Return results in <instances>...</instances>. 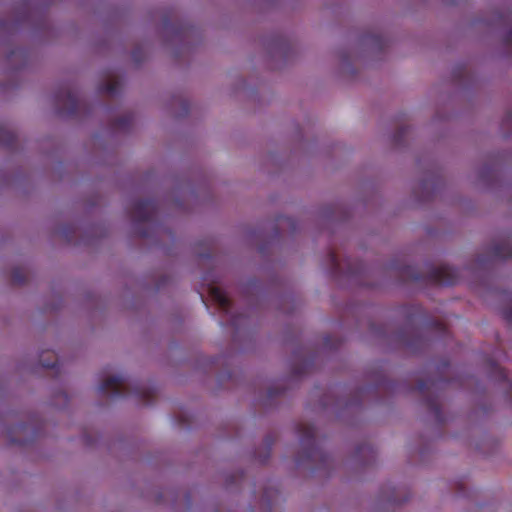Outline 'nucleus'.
Wrapping results in <instances>:
<instances>
[{"label": "nucleus", "mask_w": 512, "mask_h": 512, "mask_svg": "<svg viewBox=\"0 0 512 512\" xmlns=\"http://www.w3.org/2000/svg\"><path fill=\"white\" fill-rule=\"evenodd\" d=\"M122 384V378L118 375H109L103 381L100 390L103 392L109 391L110 389H117Z\"/></svg>", "instance_id": "1"}, {"label": "nucleus", "mask_w": 512, "mask_h": 512, "mask_svg": "<svg viewBox=\"0 0 512 512\" xmlns=\"http://www.w3.org/2000/svg\"><path fill=\"white\" fill-rule=\"evenodd\" d=\"M211 296L215 301H217L221 306H226L228 303L227 297L223 291L218 288L211 289Z\"/></svg>", "instance_id": "2"}]
</instances>
